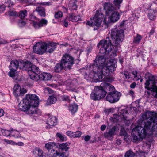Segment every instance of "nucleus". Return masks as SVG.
Wrapping results in <instances>:
<instances>
[{"instance_id":"79ce46f5","label":"nucleus","mask_w":157,"mask_h":157,"mask_svg":"<svg viewBox=\"0 0 157 157\" xmlns=\"http://www.w3.org/2000/svg\"><path fill=\"white\" fill-rule=\"evenodd\" d=\"M135 154L131 151H127L124 157H134Z\"/></svg>"},{"instance_id":"6e6d98bb","label":"nucleus","mask_w":157,"mask_h":157,"mask_svg":"<svg viewBox=\"0 0 157 157\" xmlns=\"http://www.w3.org/2000/svg\"><path fill=\"white\" fill-rule=\"evenodd\" d=\"M66 134L68 136H69L72 138H74V136H73L74 132H72L71 131H67V132H66Z\"/></svg>"},{"instance_id":"37998d69","label":"nucleus","mask_w":157,"mask_h":157,"mask_svg":"<svg viewBox=\"0 0 157 157\" xmlns=\"http://www.w3.org/2000/svg\"><path fill=\"white\" fill-rule=\"evenodd\" d=\"M135 155L140 157H145L144 153L141 150H140L136 152Z\"/></svg>"},{"instance_id":"13d9d810","label":"nucleus","mask_w":157,"mask_h":157,"mask_svg":"<svg viewBox=\"0 0 157 157\" xmlns=\"http://www.w3.org/2000/svg\"><path fill=\"white\" fill-rule=\"evenodd\" d=\"M120 134L121 136H125L126 135V132L124 129L122 128L121 130Z\"/></svg>"},{"instance_id":"7c9ffc66","label":"nucleus","mask_w":157,"mask_h":157,"mask_svg":"<svg viewBox=\"0 0 157 157\" xmlns=\"http://www.w3.org/2000/svg\"><path fill=\"white\" fill-rule=\"evenodd\" d=\"M148 17L151 20H154L156 18V11L154 10H150L148 13Z\"/></svg>"},{"instance_id":"a19ab883","label":"nucleus","mask_w":157,"mask_h":157,"mask_svg":"<svg viewBox=\"0 0 157 157\" xmlns=\"http://www.w3.org/2000/svg\"><path fill=\"white\" fill-rule=\"evenodd\" d=\"M74 83V82H72L69 85H67V88L68 90L73 91L76 88Z\"/></svg>"},{"instance_id":"9b49d317","label":"nucleus","mask_w":157,"mask_h":157,"mask_svg":"<svg viewBox=\"0 0 157 157\" xmlns=\"http://www.w3.org/2000/svg\"><path fill=\"white\" fill-rule=\"evenodd\" d=\"M31 105H32L31 102L27 99H23L19 104L18 107L20 110L26 112Z\"/></svg>"},{"instance_id":"680f3d73","label":"nucleus","mask_w":157,"mask_h":157,"mask_svg":"<svg viewBox=\"0 0 157 157\" xmlns=\"http://www.w3.org/2000/svg\"><path fill=\"white\" fill-rule=\"evenodd\" d=\"M67 18L64 20L63 23V25H64V26L65 27H67L68 26V23L67 21Z\"/></svg>"},{"instance_id":"5701e85b","label":"nucleus","mask_w":157,"mask_h":157,"mask_svg":"<svg viewBox=\"0 0 157 157\" xmlns=\"http://www.w3.org/2000/svg\"><path fill=\"white\" fill-rule=\"evenodd\" d=\"M30 105L29 106L28 110L26 112V113L29 114H33L36 113V108L34 105V104H32Z\"/></svg>"},{"instance_id":"a878e982","label":"nucleus","mask_w":157,"mask_h":157,"mask_svg":"<svg viewBox=\"0 0 157 157\" xmlns=\"http://www.w3.org/2000/svg\"><path fill=\"white\" fill-rule=\"evenodd\" d=\"M21 88L20 86L17 84L15 85L13 89V93L16 96H18L21 94Z\"/></svg>"},{"instance_id":"f3484780","label":"nucleus","mask_w":157,"mask_h":157,"mask_svg":"<svg viewBox=\"0 0 157 157\" xmlns=\"http://www.w3.org/2000/svg\"><path fill=\"white\" fill-rule=\"evenodd\" d=\"M57 120L56 117L48 115L47 120V124L49 125V128L54 126L57 124Z\"/></svg>"},{"instance_id":"0eeeda50","label":"nucleus","mask_w":157,"mask_h":157,"mask_svg":"<svg viewBox=\"0 0 157 157\" xmlns=\"http://www.w3.org/2000/svg\"><path fill=\"white\" fill-rule=\"evenodd\" d=\"M74 59L73 57L70 55L66 54L62 57L61 62L65 66V70L70 69L74 64Z\"/></svg>"},{"instance_id":"c03bdc74","label":"nucleus","mask_w":157,"mask_h":157,"mask_svg":"<svg viewBox=\"0 0 157 157\" xmlns=\"http://www.w3.org/2000/svg\"><path fill=\"white\" fill-rule=\"evenodd\" d=\"M11 132H12V134H11L12 136H14L16 138L21 137L19 132L17 131L14 130L12 131Z\"/></svg>"},{"instance_id":"4be33fe9","label":"nucleus","mask_w":157,"mask_h":157,"mask_svg":"<svg viewBox=\"0 0 157 157\" xmlns=\"http://www.w3.org/2000/svg\"><path fill=\"white\" fill-rule=\"evenodd\" d=\"M63 69L65 70V66L61 62L55 65L54 67V71L56 72L59 73Z\"/></svg>"},{"instance_id":"a211bd4d","label":"nucleus","mask_w":157,"mask_h":157,"mask_svg":"<svg viewBox=\"0 0 157 157\" xmlns=\"http://www.w3.org/2000/svg\"><path fill=\"white\" fill-rule=\"evenodd\" d=\"M25 64V63H22L21 62H19L17 60H12L10 63V68H13L16 70L19 67V68H21L22 67H24L23 66Z\"/></svg>"},{"instance_id":"de8ad7c7","label":"nucleus","mask_w":157,"mask_h":157,"mask_svg":"<svg viewBox=\"0 0 157 157\" xmlns=\"http://www.w3.org/2000/svg\"><path fill=\"white\" fill-rule=\"evenodd\" d=\"M62 101L69 102L70 101V98L69 96L67 95H63L60 97Z\"/></svg>"},{"instance_id":"412c9836","label":"nucleus","mask_w":157,"mask_h":157,"mask_svg":"<svg viewBox=\"0 0 157 157\" xmlns=\"http://www.w3.org/2000/svg\"><path fill=\"white\" fill-rule=\"evenodd\" d=\"M52 75L50 73L43 72L39 75V78L44 81H48L50 79Z\"/></svg>"},{"instance_id":"72a5a7b5","label":"nucleus","mask_w":157,"mask_h":157,"mask_svg":"<svg viewBox=\"0 0 157 157\" xmlns=\"http://www.w3.org/2000/svg\"><path fill=\"white\" fill-rule=\"evenodd\" d=\"M142 38V36L138 34H136V37H134L133 42L135 44H139Z\"/></svg>"},{"instance_id":"e2e57ef3","label":"nucleus","mask_w":157,"mask_h":157,"mask_svg":"<svg viewBox=\"0 0 157 157\" xmlns=\"http://www.w3.org/2000/svg\"><path fill=\"white\" fill-rule=\"evenodd\" d=\"M136 86V84L135 82H133L130 85V87L131 88H134Z\"/></svg>"},{"instance_id":"6e6552de","label":"nucleus","mask_w":157,"mask_h":157,"mask_svg":"<svg viewBox=\"0 0 157 157\" xmlns=\"http://www.w3.org/2000/svg\"><path fill=\"white\" fill-rule=\"evenodd\" d=\"M102 21V20L100 18L99 16L97 13L93 19L90 18V21H87L86 24L90 26H96V28H94V30H96L97 29L98 27L100 25Z\"/></svg>"},{"instance_id":"8fccbe9b","label":"nucleus","mask_w":157,"mask_h":157,"mask_svg":"<svg viewBox=\"0 0 157 157\" xmlns=\"http://www.w3.org/2000/svg\"><path fill=\"white\" fill-rule=\"evenodd\" d=\"M44 90L45 92L48 93L50 94H53L54 93L53 90L49 87H48L45 88Z\"/></svg>"},{"instance_id":"423d86ee","label":"nucleus","mask_w":157,"mask_h":157,"mask_svg":"<svg viewBox=\"0 0 157 157\" xmlns=\"http://www.w3.org/2000/svg\"><path fill=\"white\" fill-rule=\"evenodd\" d=\"M111 45H112V41L111 42L109 37H107L105 40H102L98 45V46H101L100 49V52L103 54H105L107 52L111 51L112 50Z\"/></svg>"},{"instance_id":"b1692460","label":"nucleus","mask_w":157,"mask_h":157,"mask_svg":"<svg viewBox=\"0 0 157 157\" xmlns=\"http://www.w3.org/2000/svg\"><path fill=\"white\" fill-rule=\"evenodd\" d=\"M68 20L70 21L73 22L81 21V19L79 16L75 15L74 13L70 15Z\"/></svg>"},{"instance_id":"052dcab7","label":"nucleus","mask_w":157,"mask_h":157,"mask_svg":"<svg viewBox=\"0 0 157 157\" xmlns=\"http://www.w3.org/2000/svg\"><path fill=\"white\" fill-rule=\"evenodd\" d=\"M90 138V137L89 135H87L85 137L84 140L85 141H88Z\"/></svg>"},{"instance_id":"603ef678","label":"nucleus","mask_w":157,"mask_h":157,"mask_svg":"<svg viewBox=\"0 0 157 157\" xmlns=\"http://www.w3.org/2000/svg\"><path fill=\"white\" fill-rule=\"evenodd\" d=\"M18 24L19 26L20 27H23L25 25L26 23L24 20H21L19 21Z\"/></svg>"},{"instance_id":"c9c22d12","label":"nucleus","mask_w":157,"mask_h":157,"mask_svg":"<svg viewBox=\"0 0 157 157\" xmlns=\"http://www.w3.org/2000/svg\"><path fill=\"white\" fill-rule=\"evenodd\" d=\"M29 74L31 79L33 80H37L38 78H39V75H37L34 73H31L28 72Z\"/></svg>"},{"instance_id":"4d7b16f0","label":"nucleus","mask_w":157,"mask_h":157,"mask_svg":"<svg viewBox=\"0 0 157 157\" xmlns=\"http://www.w3.org/2000/svg\"><path fill=\"white\" fill-rule=\"evenodd\" d=\"M70 7H71V10H76L77 8V6L75 3H73L70 5Z\"/></svg>"},{"instance_id":"1a4fd4ad","label":"nucleus","mask_w":157,"mask_h":157,"mask_svg":"<svg viewBox=\"0 0 157 157\" xmlns=\"http://www.w3.org/2000/svg\"><path fill=\"white\" fill-rule=\"evenodd\" d=\"M121 95V94L119 92L116 91L109 92L106 97V100L111 103H113L119 100Z\"/></svg>"},{"instance_id":"f8f14e48","label":"nucleus","mask_w":157,"mask_h":157,"mask_svg":"<svg viewBox=\"0 0 157 157\" xmlns=\"http://www.w3.org/2000/svg\"><path fill=\"white\" fill-rule=\"evenodd\" d=\"M25 99L27 100L30 102H31L32 104L33 101L34 102L33 104L35 106H37L39 103V99L38 96L36 94H27L26 96Z\"/></svg>"},{"instance_id":"4468645a","label":"nucleus","mask_w":157,"mask_h":157,"mask_svg":"<svg viewBox=\"0 0 157 157\" xmlns=\"http://www.w3.org/2000/svg\"><path fill=\"white\" fill-rule=\"evenodd\" d=\"M47 21L44 19H42L38 22L34 21H32L31 24L35 28H39L45 26L47 24Z\"/></svg>"},{"instance_id":"aec40b11","label":"nucleus","mask_w":157,"mask_h":157,"mask_svg":"<svg viewBox=\"0 0 157 157\" xmlns=\"http://www.w3.org/2000/svg\"><path fill=\"white\" fill-rule=\"evenodd\" d=\"M56 147H57L56 143L53 142H49L46 144L45 145V147L51 152L55 151L54 148Z\"/></svg>"},{"instance_id":"5fc2aeb1","label":"nucleus","mask_w":157,"mask_h":157,"mask_svg":"<svg viewBox=\"0 0 157 157\" xmlns=\"http://www.w3.org/2000/svg\"><path fill=\"white\" fill-rule=\"evenodd\" d=\"M35 151L37 153V155L38 157H40L44 155L42 154V151L41 149H37Z\"/></svg>"},{"instance_id":"774afa93","label":"nucleus","mask_w":157,"mask_h":157,"mask_svg":"<svg viewBox=\"0 0 157 157\" xmlns=\"http://www.w3.org/2000/svg\"><path fill=\"white\" fill-rule=\"evenodd\" d=\"M17 145L19 146H23L24 145V144L22 142H19L17 143Z\"/></svg>"},{"instance_id":"a18cd8bd","label":"nucleus","mask_w":157,"mask_h":157,"mask_svg":"<svg viewBox=\"0 0 157 157\" xmlns=\"http://www.w3.org/2000/svg\"><path fill=\"white\" fill-rule=\"evenodd\" d=\"M146 78H148V79H149L150 78L151 80L153 79V80H155V78L153 75H152L149 73H147L145 75Z\"/></svg>"},{"instance_id":"9d476101","label":"nucleus","mask_w":157,"mask_h":157,"mask_svg":"<svg viewBox=\"0 0 157 157\" xmlns=\"http://www.w3.org/2000/svg\"><path fill=\"white\" fill-rule=\"evenodd\" d=\"M24 67L28 69V72L31 73H34L37 75L40 74V71L39 68L35 65H32L31 63L27 61L25 63V64L23 66Z\"/></svg>"},{"instance_id":"69168bd1","label":"nucleus","mask_w":157,"mask_h":157,"mask_svg":"<svg viewBox=\"0 0 157 157\" xmlns=\"http://www.w3.org/2000/svg\"><path fill=\"white\" fill-rule=\"evenodd\" d=\"M106 128V126L105 125H102L101 127V131H104Z\"/></svg>"},{"instance_id":"0e129e2a","label":"nucleus","mask_w":157,"mask_h":157,"mask_svg":"<svg viewBox=\"0 0 157 157\" xmlns=\"http://www.w3.org/2000/svg\"><path fill=\"white\" fill-rule=\"evenodd\" d=\"M4 113V112L3 110L0 108V117L3 116Z\"/></svg>"},{"instance_id":"ddd939ff","label":"nucleus","mask_w":157,"mask_h":157,"mask_svg":"<svg viewBox=\"0 0 157 157\" xmlns=\"http://www.w3.org/2000/svg\"><path fill=\"white\" fill-rule=\"evenodd\" d=\"M118 130L117 126H114L109 129V131L104 134V136L109 140L111 139L116 134V131Z\"/></svg>"},{"instance_id":"3c124183","label":"nucleus","mask_w":157,"mask_h":157,"mask_svg":"<svg viewBox=\"0 0 157 157\" xmlns=\"http://www.w3.org/2000/svg\"><path fill=\"white\" fill-rule=\"evenodd\" d=\"M8 14L9 16H18V13L14 11H10L8 12Z\"/></svg>"},{"instance_id":"6ab92c4d","label":"nucleus","mask_w":157,"mask_h":157,"mask_svg":"<svg viewBox=\"0 0 157 157\" xmlns=\"http://www.w3.org/2000/svg\"><path fill=\"white\" fill-rule=\"evenodd\" d=\"M95 91L98 94L100 97L101 99L103 98L105 96L106 92L105 91L102 87H101V85L100 86H96L94 88Z\"/></svg>"},{"instance_id":"bf43d9fd","label":"nucleus","mask_w":157,"mask_h":157,"mask_svg":"<svg viewBox=\"0 0 157 157\" xmlns=\"http://www.w3.org/2000/svg\"><path fill=\"white\" fill-rule=\"evenodd\" d=\"M26 92V91L25 89L24 88H22L21 89V94L19 95V96H23L25 93Z\"/></svg>"},{"instance_id":"c85d7f7f","label":"nucleus","mask_w":157,"mask_h":157,"mask_svg":"<svg viewBox=\"0 0 157 157\" xmlns=\"http://www.w3.org/2000/svg\"><path fill=\"white\" fill-rule=\"evenodd\" d=\"M78 107L77 104H73L70 106L69 109L72 114H74L77 111Z\"/></svg>"},{"instance_id":"393cba45","label":"nucleus","mask_w":157,"mask_h":157,"mask_svg":"<svg viewBox=\"0 0 157 157\" xmlns=\"http://www.w3.org/2000/svg\"><path fill=\"white\" fill-rule=\"evenodd\" d=\"M57 101V98L55 95H53L49 97L47 100L46 105H49L55 103Z\"/></svg>"},{"instance_id":"58836bf2","label":"nucleus","mask_w":157,"mask_h":157,"mask_svg":"<svg viewBox=\"0 0 157 157\" xmlns=\"http://www.w3.org/2000/svg\"><path fill=\"white\" fill-rule=\"evenodd\" d=\"M150 91L152 92V95L154 98L157 99V86H154Z\"/></svg>"},{"instance_id":"f03ea898","label":"nucleus","mask_w":157,"mask_h":157,"mask_svg":"<svg viewBox=\"0 0 157 157\" xmlns=\"http://www.w3.org/2000/svg\"><path fill=\"white\" fill-rule=\"evenodd\" d=\"M117 67V63L114 59H111L109 63L106 64L103 56L97 57L90 67L93 72L89 74V77L97 82L107 81L110 72L115 71Z\"/></svg>"},{"instance_id":"49530a36","label":"nucleus","mask_w":157,"mask_h":157,"mask_svg":"<svg viewBox=\"0 0 157 157\" xmlns=\"http://www.w3.org/2000/svg\"><path fill=\"white\" fill-rule=\"evenodd\" d=\"M63 16L62 13L59 11L57 12H56L55 14V17L56 18H59Z\"/></svg>"},{"instance_id":"09e8293b","label":"nucleus","mask_w":157,"mask_h":157,"mask_svg":"<svg viewBox=\"0 0 157 157\" xmlns=\"http://www.w3.org/2000/svg\"><path fill=\"white\" fill-rule=\"evenodd\" d=\"M82 134V132L80 131H76L75 132H74V138H77L80 137Z\"/></svg>"},{"instance_id":"ea45409f","label":"nucleus","mask_w":157,"mask_h":157,"mask_svg":"<svg viewBox=\"0 0 157 157\" xmlns=\"http://www.w3.org/2000/svg\"><path fill=\"white\" fill-rule=\"evenodd\" d=\"M10 71L8 73V75L10 77H15L16 74V70L13 68H10Z\"/></svg>"},{"instance_id":"f257e3e1","label":"nucleus","mask_w":157,"mask_h":157,"mask_svg":"<svg viewBox=\"0 0 157 157\" xmlns=\"http://www.w3.org/2000/svg\"><path fill=\"white\" fill-rule=\"evenodd\" d=\"M143 120L139 121L132 133L133 142L141 140L147 135L157 136V113L148 111L142 116Z\"/></svg>"},{"instance_id":"7ed1b4c3","label":"nucleus","mask_w":157,"mask_h":157,"mask_svg":"<svg viewBox=\"0 0 157 157\" xmlns=\"http://www.w3.org/2000/svg\"><path fill=\"white\" fill-rule=\"evenodd\" d=\"M55 43H46L39 42L36 43L33 48V51L37 54H42L45 52L50 53L52 52L55 49Z\"/></svg>"},{"instance_id":"39448f33","label":"nucleus","mask_w":157,"mask_h":157,"mask_svg":"<svg viewBox=\"0 0 157 157\" xmlns=\"http://www.w3.org/2000/svg\"><path fill=\"white\" fill-rule=\"evenodd\" d=\"M124 34L123 30H118L116 28L112 29L110 36L113 46H117L120 44L124 37Z\"/></svg>"},{"instance_id":"f704fd0d","label":"nucleus","mask_w":157,"mask_h":157,"mask_svg":"<svg viewBox=\"0 0 157 157\" xmlns=\"http://www.w3.org/2000/svg\"><path fill=\"white\" fill-rule=\"evenodd\" d=\"M123 0H114L113 4L115 6V8L116 10H118L120 8V4L122 3Z\"/></svg>"},{"instance_id":"2f4dec72","label":"nucleus","mask_w":157,"mask_h":157,"mask_svg":"<svg viewBox=\"0 0 157 157\" xmlns=\"http://www.w3.org/2000/svg\"><path fill=\"white\" fill-rule=\"evenodd\" d=\"M36 11L38 12V14L40 16L43 17L45 16V10L43 7H37L36 9Z\"/></svg>"},{"instance_id":"20e7f679","label":"nucleus","mask_w":157,"mask_h":157,"mask_svg":"<svg viewBox=\"0 0 157 157\" xmlns=\"http://www.w3.org/2000/svg\"><path fill=\"white\" fill-rule=\"evenodd\" d=\"M104 10L106 14L109 16L107 24L111 22L117 21L120 18L119 13L114 10H116L112 4L110 2L105 3L104 5Z\"/></svg>"},{"instance_id":"bb28decb","label":"nucleus","mask_w":157,"mask_h":157,"mask_svg":"<svg viewBox=\"0 0 157 157\" xmlns=\"http://www.w3.org/2000/svg\"><path fill=\"white\" fill-rule=\"evenodd\" d=\"M69 148L68 147V144L66 143H63L59 144V149L62 151H65L67 154L68 153L69 154V152H67V151Z\"/></svg>"},{"instance_id":"cd10ccee","label":"nucleus","mask_w":157,"mask_h":157,"mask_svg":"<svg viewBox=\"0 0 157 157\" xmlns=\"http://www.w3.org/2000/svg\"><path fill=\"white\" fill-rule=\"evenodd\" d=\"M68 155L69 154L68 153H67V155H65L64 152H61L56 151L55 153L49 157H67Z\"/></svg>"},{"instance_id":"dca6fc26","label":"nucleus","mask_w":157,"mask_h":157,"mask_svg":"<svg viewBox=\"0 0 157 157\" xmlns=\"http://www.w3.org/2000/svg\"><path fill=\"white\" fill-rule=\"evenodd\" d=\"M101 86L104 90L106 92V93H109V92L115 91L114 86L109 83L103 82L101 84Z\"/></svg>"},{"instance_id":"2eb2a0df","label":"nucleus","mask_w":157,"mask_h":157,"mask_svg":"<svg viewBox=\"0 0 157 157\" xmlns=\"http://www.w3.org/2000/svg\"><path fill=\"white\" fill-rule=\"evenodd\" d=\"M156 82L155 80L151 79L147 80L145 83V88L147 89L148 90H151L154 86H156Z\"/></svg>"},{"instance_id":"e433bc0d","label":"nucleus","mask_w":157,"mask_h":157,"mask_svg":"<svg viewBox=\"0 0 157 157\" xmlns=\"http://www.w3.org/2000/svg\"><path fill=\"white\" fill-rule=\"evenodd\" d=\"M11 132L12 131H9L4 129H2L1 130L2 135L4 136H10L11 134H12V132Z\"/></svg>"},{"instance_id":"338daca9","label":"nucleus","mask_w":157,"mask_h":157,"mask_svg":"<svg viewBox=\"0 0 157 157\" xmlns=\"http://www.w3.org/2000/svg\"><path fill=\"white\" fill-rule=\"evenodd\" d=\"M121 143V141L120 140H117L116 141L115 144L118 145H119Z\"/></svg>"},{"instance_id":"c756f323","label":"nucleus","mask_w":157,"mask_h":157,"mask_svg":"<svg viewBox=\"0 0 157 157\" xmlns=\"http://www.w3.org/2000/svg\"><path fill=\"white\" fill-rule=\"evenodd\" d=\"M128 114V112L125 109H122L120 113V114L119 116L117 115H113V117L114 118H116V120H118L119 119V117L120 115H122L123 117L125 116L126 114Z\"/></svg>"},{"instance_id":"4c0bfd02","label":"nucleus","mask_w":157,"mask_h":157,"mask_svg":"<svg viewBox=\"0 0 157 157\" xmlns=\"http://www.w3.org/2000/svg\"><path fill=\"white\" fill-rule=\"evenodd\" d=\"M27 16V11L26 10L21 11L19 14V17L21 19L25 18Z\"/></svg>"},{"instance_id":"864d4df0","label":"nucleus","mask_w":157,"mask_h":157,"mask_svg":"<svg viewBox=\"0 0 157 157\" xmlns=\"http://www.w3.org/2000/svg\"><path fill=\"white\" fill-rule=\"evenodd\" d=\"M56 136L59 137L62 141L65 140V138L60 133H58L56 134Z\"/></svg>"},{"instance_id":"473e14b6","label":"nucleus","mask_w":157,"mask_h":157,"mask_svg":"<svg viewBox=\"0 0 157 157\" xmlns=\"http://www.w3.org/2000/svg\"><path fill=\"white\" fill-rule=\"evenodd\" d=\"M99 96L96 91L95 92H93L91 94V98L94 100H99L101 99Z\"/></svg>"}]
</instances>
